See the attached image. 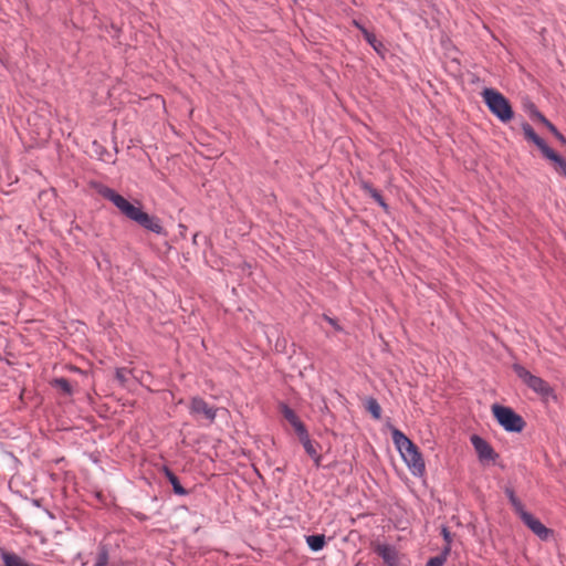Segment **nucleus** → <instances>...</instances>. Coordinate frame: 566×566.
Instances as JSON below:
<instances>
[{
    "instance_id": "nucleus-1",
    "label": "nucleus",
    "mask_w": 566,
    "mask_h": 566,
    "mask_svg": "<svg viewBox=\"0 0 566 566\" xmlns=\"http://www.w3.org/2000/svg\"><path fill=\"white\" fill-rule=\"evenodd\" d=\"M99 193L105 199L109 200L128 219L134 220L145 229L155 233L159 234L163 232V227L157 218L144 212L140 207L134 206L113 189L103 187Z\"/></svg>"
},
{
    "instance_id": "nucleus-2",
    "label": "nucleus",
    "mask_w": 566,
    "mask_h": 566,
    "mask_svg": "<svg viewBox=\"0 0 566 566\" xmlns=\"http://www.w3.org/2000/svg\"><path fill=\"white\" fill-rule=\"evenodd\" d=\"M391 436L396 448L412 474L422 475L424 473V462L417 446L396 428L391 430Z\"/></svg>"
},
{
    "instance_id": "nucleus-3",
    "label": "nucleus",
    "mask_w": 566,
    "mask_h": 566,
    "mask_svg": "<svg viewBox=\"0 0 566 566\" xmlns=\"http://www.w3.org/2000/svg\"><path fill=\"white\" fill-rule=\"evenodd\" d=\"M482 97L489 109L500 120L506 123L513 118V111L507 98L493 88H485Z\"/></svg>"
},
{
    "instance_id": "nucleus-4",
    "label": "nucleus",
    "mask_w": 566,
    "mask_h": 566,
    "mask_svg": "<svg viewBox=\"0 0 566 566\" xmlns=\"http://www.w3.org/2000/svg\"><path fill=\"white\" fill-rule=\"evenodd\" d=\"M492 412L497 422L511 432H520L523 430L525 422L513 409L500 405L492 406Z\"/></svg>"
},
{
    "instance_id": "nucleus-5",
    "label": "nucleus",
    "mask_w": 566,
    "mask_h": 566,
    "mask_svg": "<svg viewBox=\"0 0 566 566\" xmlns=\"http://www.w3.org/2000/svg\"><path fill=\"white\" fill-rule=\"evenodd\" d=\"M515 374L525 382L531 389L541 396H549L552 394L551 386L542 378L532 375L525 367L515 364L513 366Z\"/></svg>"
},
{
    "instance_id": "nucleus-6",
    "label": "nucleus",
    "mask_w": 566,
    "mask_h": 566,
    "mask_svg": "<svg viewBox=\"0 0 566 566\" xmlns=\"http://www.w3.org/2000/svg\"><path fill=\"white\" fill-rule=\"evenodd\" d=\"M518 516L524 522V524L541 539L547 541L553 534L552 530L547 528L538 518H536L527 511H524Z\"/></svg>"
},
{
    "instance_id": "nucleus-7",
    "label": "nucleus",
    "mask_w": 566,
    "mask_h": 566,
    "mask_svg": "<svg viewBox=\"0 0 566 566\" xmlns=\"http://www.w3.org/2000/svg\"><path fill=\"white\" fill-rule=\"evenodd\" d=\"M471 442L474 447L475 452L478 453L479 460L482 463H493L497 454L495 453L494 449L481 437L479 436H472Z\"/></svg>"
},
{
    "instance_id": "nucleus-8",
    "label": "nucleus",
    "mask_w": 566,
    "mask_h": 566,
    "mask_svg": "<svg viewBox=\"0 0 566 566\" xmlns=\"http://www.w3.org/2000/svg\"><path fill=\"white\" fill-rule=\"evenodd\" d=\"M190 412L193 416L202 417L210 422L216 418V409L209 407L201 398H192L190 402Z\"/></svg>"
},
{
    "instance_id": "nucleus-9",
    "label": "nucleus",
    "mask_w": 566,
    "mask_h": 566,
    "mask_svg": "<svg viewBox=\"0 0 566 566\" xmlns=\"http://www.w3.org/2000/svg\"><path fill=\"white\" fill-rule=\"evenodd\" d=\"M522 129L525 138L533 142L541 149L545 158H547L554 151L541 137L536 135L530 124H523Z\"/></svg>"
},
{
    "instance_id": "nucleus-10",
    "label": "nucleus",
    "mask_w": 566,
    "mask_h": 566,
    "mask_svg": "<svg viewBox=\"0 0 566 566\" xmlns=\"http://www.w3.org/2000/svg\"><path fill=\"white\" fill-rule=\"evenodd\" d=\"M376 552L382 557L388 566H399V558L396 549L388 545H378Z\"/></svg>"
},
{
    "instance_id": "nucleus-11",
    "label": "nucleus",
    "mask_w": 566,
    "mask_h": 566,
    "mask_svg": "<svg viewBox=\"0 0 566 566\" xmlns=\"http://www.w3.org/2000/svg\"><path fill=\"white\" fill-rule=\"evenodd\" d=\"M282 413L284 418L294 427L298 434H304L305 427L297 418L296 413L287 406H282Z\"/></svg>"
},
{
    "instance_id": "nucleus-12",
    "label": "nucleus",
    "mask_w": 566,
    "mask_h": 566,
    "mask_svg": "<svg viewBox=\"0 0 566 566\" xmlns=\"http://www.w3.org/2000/svg\"><path fill=\"white\" fill-rule=\"evenodd\" d=\"M548 160L554 165L555 171L566 178V159L553 151L548 157Z\"/></svg>"
},
{
    "instance_id": "nucleus-13",
    "label": "nucleus",
    "mask_w": 566,
    "mask_h": 566,
    "mask_svg": "<svg viewBox=\"0 0 566 566\" xmlns=\"http://www.w3.org/2000/svg\"><path fill=\"white\" fill-rule=\"evenodd\" d=\"M1 558L4 563V566H29L20 556L8 553L3 549L0 551Z\"/></svg>"
},
{
    "instance_id": "nucleus-14",
    "label": "nucleus",
    "mask_w": 566,
    "mask_h": 566,
    "mask_svg": "<svg viewBox=\"0 0 566 566\" xmlns=\"http://www.w3.org/2000/svg\"><path fill=\"white\" fill-rule=\"evenodd\" d=\"M306 543L312 551L318 552L325 546L326 541L324 535H308Z\"/></svg>"
},
{
    "instance_id": "nucleus-15",
    "label": "nucleus",
    "mask_w": 566,
    "mask_h": 566,
    "mask_svg": "<svg viewBox=\"0 0 566 566\" xmlns=\"http://www.w3.org/2000/svg\"><path fill=\"white\" fill-rule=\"evenodd\" d=\"M365 408L367 409L368 412H370V415L379 420L380 417H381V407L380 405L377 402V400L375 398H367L366 401H365Z\"/></svg>"
},
{
    "instance_id": "nucleus-16",
    "label": "nucleus",
    "mask_w": 566,
    "mask_h": 566,
    "mask_svg": "<svg viewBox=\"0 0 566 566\" xmlns=\"http://www.w3.org/2000/svg\"><path fill=\"white\" fill-rule=\"evenodd\" d=\"M300 439H301L303 447H304L305 451L307 452V454L310 457H312L313 459H315L316 462H318L319 458L317 455L316 449L314 448L312 441L310 440L306 430H304V434H300Z\"/></svg>"
},
{
    "instance_id": "nucleus-17",
    "label": "nucleus",
    "mask_w": 566,
    "mask_h": 566,
    "mask_svg": "<svg viewBox=\"0 0 566 566\" xmlns=\"http://www.w3.org/2000/svg\"><path fill=\"white\" fill-rule=\"evenodd\" d=\"M531 116L533 119L538 120L539 123L545 125L554 135L557 134L558 130L556 129V127L535 108H532Z\"/></svg>"
},
{
    "instance_id": "nucleus-18",
    "label": "nucleus",
    "mask_w": 566,
    "mask_h": 566,
    "mask_svg": "<svg viewBox=\"0 0 566 566\" xmlns=\"http://www.w3.org/2000/svg\"><path fill=\"white\" fill-rule=\"evenodd\" d=\"M356 27L359 28L367 40V42L377 51H380V48L382 46L380 42L377 41L376 36L368 32L365 28L359 25L357 22H355Z\"/></svg>"
},
{
    "instance_id": "nucleus-19",
    "label": "nucleus",
    "mask_w": 566,
    "mask_h": 566,
    "mask_svg": "<svg viewBox=\"0 0 566 566\" xmlns=\"http://www.w3.org/2000/svg\"><path fill=\"white\" fill-rule=\"evenodd\" d=\"M52 385L66 395L72 394V386L65 378H56L52 381Z\"/></svg>"
},
{
    "instance_id": "nucleus-20",
    "label": "nucleus",
    "mask_w": 566,
    "mask_h": 566,
    "mask_svg": "<svg viewBox=\"0 0 566 566\" xmlns=\"http://www.w3.org/2000/svg\"><path fill=\"white\" fill-rule=\"evenodd\" d=\"M506 494L510 499V502L514 509V511L520 515L522 514L525 509L523 506V504L521 503V501L515 496L514 492L512 490H506Z\"/></svg>"
},
{
    "instance_id": "nucleus-21",
    "label": "nucleus",
    "mask_w": 566,
    "mask_h": 566,
    "mask_svg": "<svg viewBox=\"0 0 566 566\" xmlns=\"http://www.w3.org/2000/svg\"><path fill=\"white\" fill-rule=\"evenodd\" d=\"M166 475H167L168 480L170 481V483L172 484L175 493L180 494V495L186 494L185 489L180 485L177 476L172 472H170L169 470H166Z\"/></svg>"
},
{
    "instance_id": "nucleus-22",
    "label": "nucleus",
    "mask_w": 566,
    "mask_h": 566,
    "mask_svg": "<svg viewBox=\"0 0 566 566\" xmlns=\"http://www.w3.org/2000/svg\"><path fill=\"white\" fill-rule=\"evenodd\" d=\"M448 552H449V547L446 548L444 554H447ZM444 562H446V555H442V556L431 558L428 562L427 566H442Z\"/></svg>"
},
{
    "instance_id": "nucleus-23",
    "label": "nucleus",
    "mask_w": 566,
    "mask_h": 566,
    "mask_svg": "<svg viewBox=\"0 0 566 566\" xmlns=\"http://www.w3.org/2000/svg\"><path fill=\"white\" fill-rule=\"evenodd\" d=\"M107 563H108L107 553L105 551H102L98 554V558H97L95 566H107Z\"/></svg>"
},
{
    "instance_id": "nucleus-24",
    "label": "nucleus",
    "mask_w": 566,
    "mask_h": 566,
    "mask_svg": "<svg viewBox=\"0 0 566 566\" xmlns=\"http://www.w3.org/2000/svg\"><path fill=\"white\" fill-rule=\"evenodd\" d=\"M374 199L384 208L387 209V205L384 202L379 192L374 197Z\"/></svg>"
},
{
    "instance_id": "nucleus-25",
    "label": "nucleus",
    "mask_w": 566,
    "mask_h": 566,
    "mask_svg": "<svg viewBox=\"0 0 566 566\" xmlns=\"http://www.w3.org/2000/svg\"><path fill=\"white\" fill-rule=\"evenodd\" d=\"M325 319H326V321H327L332 326H334L336 329H338V331L340 329V327L337 325V323H336L333 318H331V317H328V316H325Z\"/></svg>"
},
{
    "instance_id": "nucleus-26",
    "label": "nucleus",
    "mask_w": 566,
    "mask_h": 566,
    "mask_svg": "<svg viewBox=\"0 0 566 566\" xmlns=\"http://www.w3.org/2000/svg\"><path fill=\"white\" fill-rule=\"evenodd\" d=\"M562 144H566V139L565 137L559 133L557 132V134L554 135Z\"/></svg>"
},
{
    "instance_id": "nucleus-27",
    "label": "nucleus",
    "mask_w": 566,
    "mask_h": 566,
    "mask_svg": "<svg viewBox=\"0 0 566 566\" xmlns=\"http://www.w3.org/2000/svg\"><path fill=\"white\" fill-rule=\"evenodd\" d=\"M442 534H443L444 539H446L448 543H450V533L448 532V530H447V528H443V530H442Z\"/></svg>"
},
{
    "instance_id": "nucleus-28",
    "label": "nucleus",
    "mask_w": 566,
    "mask_h": 566,
    "mask_svg": "<svg viewBox=\"0 0 566 566\" xmlns=\"http://www.w3.org/2000/svg\"><path fill=\"white\" fill-rule=\"evenodd\" d=\"M361 187L364 188V190H365L367 193L373 189V187H371L369 184H367V182H363V184H361Z\"/></svg>"
},
{
    "instance_id": "nucleus-29",
    "label": "nucleus",
    "mask_w": 566,
    "mask_h": 566,
    "mask_svg": "<svg viewBox=\"0 0 566 566\" xmlns=\"http://www.w3.org/2000/svg\"><path fill=\"white\" fill-rule=\"evenodd\" d=\"M378 193V191L376 189H371L368 195H370L373 198Z\"/></svg>"
},
{
    "instance_id": "nucleus-30",
    "label": "nucleus",
    "mask_w": 566,
    "mask_h": 566,
    "mask_svg": "<svg viewBox=\"0 0 566 566\" xmlns=\"http://www.w3.org/2000/svg\"><path fill=\"white\" fill-rule=\"evenodd\" d=\"M378 193V191L376 189H371L368 195H370L373 198Z\"/></svg>"
},
{
    "instance_id": "nucleus-31",
    "label": "nucleus",
    "mask_w": 566,
    "mask_h": 566,
    "mask_svg": "<svg viewBox=\"0 0 566 566\" xmlns=\"http://www.w3.org/2000/svg\"><path fill=\"white\" fill-rule=\"evenodd\" d=\"M118 378H124V375H122L120 373L117 374Z\"/></svg>"
}]
</instances>
